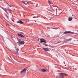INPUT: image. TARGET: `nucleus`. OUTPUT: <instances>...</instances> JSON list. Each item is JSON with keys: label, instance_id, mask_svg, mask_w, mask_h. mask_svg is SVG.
<instances>
[{"label": "nucleus", "instance_id": "2", "mask_svg": "<svg viewBox=\"0 0 78 78\" xmlns=\"http://www.w3.org/2000/svg\"><path fill=\"white\" fill-rule=\"evenodd\" d=\"M59 74L60 75V77H61L62 78H63V75H64V76H68V74L66 73H60Z\"/></svg>", "mask_w": 78, "mask_h": 78}, {"label": "nucleus", "instance_id": "23", "mask_svg": "<svg viewBox=\"0 0 78 78\" xmlns=\"http://www.w3.org/2000/svg\"><path fill=\"white\" fill-rule=\"evenodd\" d=\"M48 28V29H49V28Z\"/></svg>", "mask_w": 78, "mask_h": 78}, {"label": "nucleus", "instance_id": "16", "mask_svg": "<svg viewBox=\"0 0 78 78\" xmlns=\"http://www.w3.org/2000/svg\"><path fill=\"white\" fill-rule=\"evenodd\" d=\"M72 40V38H69L68 40V41H71Z\"/></svg>", "mask_w": 78, "mask_h": 78}, {"label": "nucleus", "instance_id": "17", "mask_svg": "<svg viewBox=\"0 0 78 78\" xmlns=\"http://www.w3.org/2000/svg\"><path fill=\"white\" fill-rule=\"evenodd\" d=\"M37 16H34L33 17V18H37Z\"/></svg>", "mask_w": 78, "mask_h": 78}, {"label": "nucleus", "instance_id": "24", "mask_svg": "<svg viewBox=\"0 0 78 78\" xmlns=\"http://www.w3.org/2000/svg\"><path fill=\"white\" fill-rule=\"evenodd\" d=\"M32 15H34V14H33Z\"/></svg>", "mask_w": 78, "mask_h": 78}, {"label": "nucleus", "instance_id": "1", "mask_svg": "<svg viewBox=\"0 0 78 78\" xmlns=\"http://www.w3.org/2000/svg\"><path fill=\"white\" fill-rule=\"evenodd\" d=\"M18 41L19 42L18 44H21V45H24V44L25 43V42L21 41L19 39H18Z\"/></svg>", "mask_w": 78, "mask_h": 78}, {"label": "nucleus", "instance_id": "5", "mask_svg": "<svg viewBox=\"0 0 78 78\" xmlns=\"http://www.w3.org/2000/svg\"><path fill=\"white\" fill-rule=\"evenodd\" d=\"M17 23H20V24H23V25H24L25 24V23L24 22H22L21 20H19L17 22Z\"/></svg>", "mask_w": 78, "mask_h": 78}, {"label": "nucleus", "instance_id": "7", "mask_svg": "<svg viewBox=\"0 0 78 78\" xmlns=\"http://www.w3.org/2000/svg\"><path fill=\"white\" fill-rule=\"evenodd\" d=\"M17 34L18 36H20V37H22V38H23V37H25L23 36V35L21 34Z\"/></svg>", "mask_w": 78, "mask_h": 78}, {"label": "nucleus", "instance_id": "11", "mask_svg": "<svg viewBox=\"0 0 78 78\" xmlns=\"http://www.w3.org/2000/svg\"><path fill=\"white\" fill-rule=\"evenodd\" d=\"M41 71L43 72H45L46 71V70L45 69H41Z\"/></svg>", "mask_w": 78, "mask_h": 78}, {"label": "nucleus", "instance_id": "8", "mask_svg": "<svg viewBox=\"0 0 78 78\" xmlns=\"http://www.w3.org/2000/svg\"><path fill=\"white\" fill-rule=\"evenodd\" d=\"M43 49L44 50H45V51H49V49L47 48H43Z\"/></svg>", "mask_w": 78, "mask_h": 78}, {"label": "nucleus", "instance_id": "22", "mask_svg": "<svg viewBox=\"0 0 78 78\" xmlns=\"http://www.w3.org/2000/svg\"><path fill=\"white\" fill-rule=\"evenodd\" d=\"M49 20H51V18H50Z\"/></svg>", "mask_w": 78, "mask_h": 78}, {"label": "nucleus", "instance_id": "25", "mask_svg": "<svg viewBox=\"0 0 78 78\" xmlns=\"http://www.w3.org/2000/svg\"><path fill=\"white\" fill-rule=\"evenodd\" d=\"M35 22H36V21H35Z\"/></svg>", "mask_w": 78, "mask_h": 78}, {"label": "nucleus", "instance_id": "26", "mask_svg": "<svg viewBox=\"0 0 78 78\" xmlns=\"http://www.w3.org/2000/svg\"><path fill=\"white\" fill-rule=\"evenodd\" d=\"M77 31H78V30H77Z\"/></svg>", "mask_w": 78, "mask_h": 78}, {"label": "nucleus", "instance_id": "21", "mask_svg": "<svg viewBox=\"0 0 78 78\" xmlns=\"http://www.w3.org/2000/svg\"><path fill=\"white\" fill-rule=\"evenodd\" d=\"M9 6H10V7H12V5H9Z\"/></svg>", "mask_w": 78, "mask_h": 78}, {"label": "nucleus", "instance_id": "19", "mask_svg": "<svg viewBox=\"0 0 78 78\" xmlns=\"http://www.w3.org/2000/svg\"><path fill=\"white\" fill-rule=\"evenodd\" d=\"M44 45H45V46H47V47L48 46V45L47 44H44Z\"/></svg>", "mask_w": 78, "mask_h": 78}, {"label": "nucleus", "instance_id": "4", "mask_svg": "<svg viewBox=\"0 0 78 78\" xmlns=\"http://www.w3.org/2000/svg\"><path fill=\"white\" fill-rule=\"evenodd\" d=\"M40 41L41 43H42V42H44V43H46L47 41L45 40L44 39H43L42 38H41L40 39Z\"/></svg>", "mask_w": 78, "mask_h": 78}, {"label": "nucleus", "instance_id": "20", "mask_svg": "<svg viewBox=\"0 0 78 78\" xmlns=\"http://www.w3.org/2000/svg\"><path fill=\"white\" fill-rule=\"evenodd\" d=\"M53 28V29H58V28Z\"/></svg>", "mask_w": 78, "mask_h": 78}, {"label": "nucleus", "instance_id": "3", "mask_svg": "<svg viewBox=\"0 0 78 78\" xmlns=\"http://www.w3.org/2000/svg\"><path fill=\"white\" fill-rule=\"evenodd\" d=\"M27 70V69H25L24 70H23V71H21V74H22V75H24V74H25V73H26V71Z\"/></svg>", "mask_w": 78, "mask_h": 78}, {"label": "nucleus", "instance_id": "10", "mask_svg": "<svg viewBox=\"0 0 78 78\" xmlns=\"http://www.w3.org/2000/svg\"><path fill=\"white\" fill-rule=\"evenodd\" d=\"M21 2L22 3H24V4H25V5H27V4H26L25 2V1H21Z\"/></svg>", "mask_w": 78, "mask_h": 78}, {"label": "nucleus", "instance_id": "18", "mask_svg": "<svg viewBox=\"0 0 78 78\" xmlns=\"http://www.w3.org/2000/svg\"><path fill=\"white\" fill-rule=\"evenodd\" d=\"M7 10L8 11H11V9H7Z\"/></svg>", "mask_w": 78, "mask_h": 78}, {"label": "nucleus", "instance_id": "14", "mask_svg": "<svg viewBox=\"0 0 78 78\" xmlns=\"http://www.w3.org/2000/svg\"><path fill=\"white\" fill-rule=\"evenodd\" d=\"M27 5H30V2H28L27 3Z\"/></svg>", "mask_w": 78, "mask_h": 78}, {"label": "nucleus", "instance_id": "6", "mask_svg": "<svg viewBox=\"0 0 78 78\" xmlns=\"http://www.w3.org/2000/svg\"><path fill=\"white\" fill-rule=\"evenodd\" d=\"M68 33H72V34H73L74 33L70 31H65L64 32L63 34H68Z\"/></svg>", "mask_w": 78, "mask_h": 78}, {"label": "nucleus", "instance_id": "15", "mask_svg": "<svg viewBox=\"0 0 78 78\" xmlns=\"http://www.w3.org/2000/svg\"><path fill=\"white\" fill-rule=\"evenodd\" d=\"M48 3H49V4H51V2H50L48 1Z\"/></svg>", "mask_w": 78, "mask_h": 78}, {"label": "nucleus", "instance_id": "12", "mask_svg": "<svg viewBox=\"0 0 78 78\" xmlns=\"http://www.w3.org/2000/svg\"><path fill=\"white\" fill-rule=\"evenodd\" d=\"M15 54L17 55H19V53H18V51H17L16 52H15Z\"/></svg>", "mask_w": 78, "mask_h": 78}, {"label": "nucleus", "instance_id": "9", "mask_svg": "<svg viewBox=\"0 0 78 78\" xmlns=\"http://www.w3.org/2000/svg\"><path fill=\"white\" fill-rule=\"evenodd\" d=\"M72 19H73L72 17H69L68 19V20L69 21H71V20H72Z\"/></svg>", "mask_w": 78, "mask_h": 78}, {"label": "nucleus", "instance_id": "13", "mask_svg": "<svg viewBox=\"0 0 78 78\" xmlns=\"http://www.w3.org/2000/svg\"><path fill=\"white\" fill-rule=\"evenodd\" d=\"M55 9H56V14H57V7H55Z\"/></svg>", "mask_w": 78, "mask_h": 78}]
</instances>
